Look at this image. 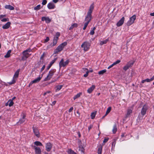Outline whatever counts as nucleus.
<instances>
[{
  "instance_id": "f257e3e1",
  "label": "nucleus",
  "mask_w": 154,
  "mask_h": 154,
  "mask_svg": "<svg viewBox=\"0 0 154 154\" xmlns=\"http://www.w3.org/2000/svg\"><path fill=\"white\" fill-rule=\"evenodd\" d=\"M67 43L66 42H64L60 44L57 48L54 50V53L56 54L58 52L62 51L64 48L67 45Z\"/></svg>"
},
{
  "instance_id": "f03ea898",
  "label": "nucleus",
  "mask_w": 154,
  "mask_h": 154,
  "mask_svg": "<svg viewBox=\"0 0 154 154\" xmlns=\"http://www.w3.org/2000/svg\"><path fill=\"white\" fill-rule=\"evenodd\" d=\"M20 70V69H18L15 72L12 81L11 82H8V83L10 85H12V84H14L16 80L15 79H17L18 77L19 73Z\"/></svg>"
},
{
  "instance_id": "7ed1b4c3",
  "label": "nucleus",
  "mask_w": 154,
  "mask_h": 154,
  "mask_svg": "<svg viewBox=\"0 0 154 154\" xmlns=\"http://www.w3.org/2000/svg\"><path fill=\"white\" fill-rule=\"evenodd\" d=\"M55 71V70L54 69H51L50 70L48 75L45 79L44 80V81H46L49 80L52 77Z\"/></svg>"
},
{
  "instance_id": "20e7f679",
  "label": "nucleus",
  "mask_w": 154,
  "mask_h": 154,
  "mask_svg": "<svg viewBox=\"0 0 154 154\" xmlns=\"http://www.w3.org/2000/svg\"><path fill=\"white\" fill-rule=\"evenodd\" d=\"M90 46V44L89 42H85L81 45V47L83 48L84 51H86L88 50Z\"/></svg>"
},
{
  "instance_id": "39448f33",
  "label": "nucleus",
  "mask_w": 154,
  "mask_h": 154,
  "mask_svg": "<svg viewBox=\"0 0 154 154\" xmlns=\"http://www.w3.org/2000/svg\"><path fill=\"white\" fill-rule=\"evenodd\" d=\"M136 19V16L134 15L130 17V19L127 23V25L129 26L132 24L134 22Z\"/></svg>"
},
{
  "instance_id": "423d86ee",
  "label": "nucleus",
  "mask_w": 154,
  "mask_h": 154,
  "mask_svg": "<svg viewBox=\"0 0 154 154\" xmlns=\"http://www.w3.org/2000/svg\"><path fill=\"white\" fill-rule=\"evenodd\" d=\"M63 61L64 60L63 59H61L60 61L59 62V65L60 68L62 66H65L68 64L69 62V61L68 60H67L65 62H64Z\"/></svg>"
},
{
  "instance_id": "0eeeda50",
  "label": "nucleus",
  "mask_w": 154,
  "mask_h": 154,
  "mask_svg": "<svg viewBox=\"0 0 154 154\" xmlns=\"http://www.w3.org/2000/svg\"><path fill=\"white\" fill-rule=\"evenodd\" d=\"M148 109V106L146 104L144 105L141 111V114L143 116H144L145 115L146 113V111Z\"/></svg>"
},
{
  "instance_id": "6e6552de",
  "label": "nucleus",
  "mask_w": 154,
  "mask_h": 154,
  "mask_svg": "<svg viewBox=\"0 0 154 154\" xmlns=\"http://www.w3.org/2000/svg\"><path fill=\"white\" fill-rule=\"evenodd\" d=\"M21 116H22V118L20 119L19 120V121L17 122V124L18 125H20L25 121V115L24 113H22Z\"/></svg>"
},
{
  "instance_id": "1a4fd4ad",
  "label": "nucleus",
  "mask_w": 154,
  "mask_h": 154,
  "mask_svg": "<svg viewBox=\"0 0 154 154\" xmlns=\"http://www.w3.org/2000/svg\"><path fill=\"white\" fill-rule=\"evenodd\" d=\"M52 145L50 143H48L46 144V150L48 152L50 151L52 147Z\"/></svg>"
},
{
  "instance_id": "9d476101",
  "label": "nucleus",
  "mask_w": 154,
  "mask_h": 154,
  "mask_svg": "<svg viewBox=\"0 0 154 154\" xmlns=\"http://www.w3.org/2000/svg\"><path fill=\"white\" fill-rule=\"evenodd\" d=\"M33 132L35 135L37 137H39L40 136V134L37 128H34V127H32Z\"/></svg>"
},
{
  "instance_id": "9b49d317",
  "label": "nucleus",
  "mask_w": 154,
  "mask_h": 154,
  "mask_svg": "<svg viewBox=\"0 0 154 154\" xmlns=\"http://www.w3.org/2000/svg\"><path fill=\"white\" fill-rule=\"evenodd\" d=\"M125 20V17H122V18L116 24L117 26H122L124 23Z\"/></svg>"
},
{
  "instance_id": "f8f14e48",
  "label": "nucleus",
  "mask_w": 154,
  "mask_h": 154,
  "mask_svg": "<svg viewBox=\"0 0 154 154\" xmlns=\"http://www.w3.org/2000/svg\"><path fill=\"white\" fill-rule=\"evenodd\" d=\"M42 76L41 77H40L39 76L38 77L37 79H34V80L32 81L29 83V85H32L33 83H37L38 82L40 81L41 80V79L42 78Z\"/></svg>"
},
{
  "instance_id": "ddd939ff",
  "label": "nucleus",
  "mask_w": 154,
  "mask_h": 154,
  "mask_svg": "<svg viewBox=\"0 0 154 154\" xmlns=\"http://www.w3.org/2000/svg\"><path fill=\"white\" fill-rule=\"evenodd\" d=\"M91 14H87L85 19V21L89 23L91 20Z\"/></svg>"
},
{
  "instance_id": "4468645a",
  "label": "nucleus",
  "mask_w": 154,
  "mask_h": 154,
  "mask_svg": "<svg viewBox=\"0 0 154 154\" xmlns=\"http://www.w3.org/2000/svg\"><path fill=\"white\" fill-rule=\"evenodd\" d=\"M33 147L34 148L35 152L36 154H41V151L39 147L35 146H34Z\"/></svg>"
},
{
  "instance_id": "2eb2a0df",
  "label": "nucleus",
  "mask_w": 154,
  "mask_h": 154,
  "mask_svg": "<svg viewBox=\"0 0 154 154\" xmlns=\"http://www.w3.org/2000/svg\"><path fill=\"white\" fill-rule=\"evenodd\" d=\"M42 21H45L47 23H49L51 21V19H50L48 17H42Z\"/></svg>"
},
{
  "instance_id": "dca6fc26",
  "label": "nucleus",
  "mask_w": 154,
  "mask_h": 154,
  "mask_svg": "<svg viewBox=\"0 0 154 154\" xmlns=\"http://www.w3.org/2000/svg\"><path fill=\"white\" fill-rule=\"evenodd\" d=\"M47 7L50 9H53L55 8V6L53 3L50 2L48 4Z\"/></svg>"
},
{
  "instance_id": "f3484780",
  "label": "nucleus",
  "mask_w": 154,
  "mask_h": 154,
  "mask_svg": "<svg viewBox=\"0 0 154 154\" xmlns=\"http://www.w3.org/2000/svg\"><path fill=\"white\" fill-rule=\"evenodd\" d=\"M11 24V23L10 22H8L2 26V28L4 29H8L10 27Z\"/></svg>"
},
{
  "instance_id": "a211bd4d",
  "label": "nucleus",
  "mask_w": 154,
  "mask_h": 154,
  "mask_svg": "<svg viewBox=\"0 0 154 154\" xmlns=\"http://www.w3.org/2000/svg\"><path fill=\"white\" fill-rule=\"evenodd\" d=\"M57 58H55L51 61V62L50 64L48 66L47 68V70H48L50 68L51 66L54 64L55 61L56 60Z\"/></svg>"
},
{
  "instance_id": "6ab92c4d",
  "label": "nucleus",
  "mask_w": 154,
  "mask_h": 154,
  "mask_svg": "<svg viewBox=\"0 0 154 154\" xmlns=\"http://www.w3.org/2000/svg\"><path fill=\"white\" fill-rule=\"evenodd\" d=\"M94 8V5L93 4H92L91 5L89 8V10L87 13V14H91L92 12L93 11Z\"/></svg>"
},
{
  "instance_id": "aec40b11",
  "label": "nucleus",
  "mask_w": 154,
  "mask_h": 154,
  "mask_svg": "<svg viewBox=\"0 0 154 154\" xmlns=\"http://www.w3.org/2000/svg\"><path fill=\"white\" fill-rule=\"evenodd\" d=\"M95 88V86L94 85H92L91 87L89 88L87 90V92L89 94L91 93Z\"/></svg>"
},
{
  "instance_id": "412c9836",
  "label": "nucleus",
  "mask_w": 154,
  "mask_h": 154,
  "mask_svg": "<svg viewBox=\"0 0 154 154\" xmlns=\"http://www.w3.org/2000/svg\"><path fill=\"white\" fill-rule=\"evenodd\" d=\"M5 8L7 9H8L11 10H13L14 9V8L10 5H6L5 6Z\"/></svg>"
},
{
  "instance_id": "4be33fe9",
  "label": "nucleus",
  "mask_w": 154,
  "mask_h": 154,
  "mask_svg": "<svg viewBox=\"0 0 154 154\" xmlns=\"http://www.w3.org/2000/svg\"><path fill=\"white\" fill-rule=\"evenodd\" d=\"M132 109H128L127 110V114L126 116V118H127L128 117L129 115L132 113Z\"/></svg>"
},
{
  "instance_id": "5701e85b",
  "label": "nucleus",
  "mask_w": 154,
  "mask_h": 154,
  "mask_svg": "<svg viewBox=\"0 0 154 154\" xmlns=\"http://www.w3.org/2000/svg\"><path fill=\"white\" fill-rule=\"evenodd\" d=\"M134 61L131 60L128 62L127 64L130 67H131L134 63Z\"/></svg>"
},
{
  "instance_id": "b1692460",
  "label": "nucleus",
  "mask_w": 154,
  "mask_h": 154,
  "mask_svg": "<svg viewBox=\"0 0 154 154\" xmlns=\"http://www.w3.org/2000/svg\"><path fill=\"white\" fill-rule=\"evenodd\" d=\"M23 56L22 57V60H23L24 59V58L26 59L28 57V55L29 54L28 53H27V52L26 53H23Z\"/></svg>"
},
{
  "instance_id": "393cba45",
  "label": "nucleus",
  "mask_w": 154,
  "mask_h": 154,
  "mask_svg": "<svg viewBox=\"0 0 154 154\" xmlns=\"http://www.w3.org/2000/svg\"><path fill=\"white\" fill-rule=\"evenodd\" d=\"M11 50H9L7 52L5 56L4 57L5 58H8L10 56L11 53Z\"/></svg>"
},
{
  "instance_id": "a878e982",
  "label": "nucleus",
  "mask_w": 154,
  "mask_h": 154,
  "mask_svg": "<svg viewBox=\"0 0 154 154\" xmlns=\"http://www.w3.org/2000/svg\"><path fill=\"white\" fill-rule=\"evenodd\" d=\"M82 94V92H80L79 93H78L76 95L74 96L73 97V99L75 100L76 99L79 97Z\"/></svg>"
},
{
  "instance_id": "bb28decb",
  "label": "nucleus",
  "mask_w": 154,
  "mask_h": 154,
  "mask_svg": "<svg viewBox=\"0 0 154 154\" xmlns=\"http://www.w3.org/2000/svg\"><path fill=\"white\" fill-rule=\"evenodd\" d=\"M34 143L36 146H43L42 144L40 142L38 141H35L34 142Z\"/></svg>"
},
{
  "instance_id": "cd10ccee",
  "label": "nucleus",
  "mask_w": 154,
  "mask_h": 154,
  "mask_svg": "<svg viewBox=\"0 0 154 154\" xmlns=\"http://www.w3.org/2000/svg\"><path fill=\"white\" fill-rule=\"evenodd\" d=\"M108 41V40L107 39L103 41H100V45H102L104 44H106Z\"/></svg>"
},
{
  "instance_id": "c85d7f7f",
  "label": "nucleus",
  "mask_w": 154,
  "mask_h": 154,
  "mask_svg": "<svg viewBox=\"0 0 154 154\" xmlns=\"http://www.w3.org/2000/svg\"><path fill=\"white\" fill-rule=\"evenodd\" d=\"M117 128L116 127V125H114L113 126V128L112 130V132L113 134H115L116 133L117 131Z\"/></svg>"
},
{
  "instance_id": "c756f323",
  "label": "nucleus",
  "mask_w": 154,
  "mask_h": 154,
  "mask_svg": "<svg viewBox=\"0 0 154 154\" xmlns=\"http://www.w3.org/2000/svg\"><path fill=\"white\" fill-rule=\"evenodd\" d=\"M78 26V24L76 23H74L72 24L71 26L69 27V29L71 30L74 27H76Z\"/></svg>"
},
{
  "instance_id": "7c9ffc66",
  "label": "nucleus",
  "mask_w": 154,
  "mask_h": 154,
  "mask_svg": "<svg viewBox=\"0 0 154 154\" xmlns=\"http://www.w3.org/2000/svg\"><path fill=\"white\" fill-rule=\"evenodd\" d=\"M102 146H100L98 148V154H101L102 151Z\"/></svg>"
},
{
  "instance_id": "2f4dec72",
  "label": "nucleus",
  "mask_w": 154,
  "mask_h": 154,
  "mask_svg": "<svg viewBox=\"0 0 154 154\" xmlns=\"http://www.w3.org/2000/svg\"><path fill=\"white\" fill-rule=\"evenodd\" d=\"M106 69H104L103 70H101L99 71L98 72V73L99 75H103L104 73L106 72Z\"/></svg>"
},
{
  "instance_id": "473e14b6",
  "label": "nucleus",
  "mask_w": 154,
  "mask_h": 154,
  "mask_svg": "<svg viewBox=\"0 0 154 154\" xmlns=\"http://www.w3.org/2000/svg\"><path fill=\"white\" fill-rule=\"evenodd\" d=\"M96 114V112H93L91 113V119H93L94 118Z\"/></svg>"
},
{
  "instance_id": "72a5a7b5",
  "label": "nucleus",
  "mask_w": 154,
  "mask_h": 154,
  "mask_svg": "<svg viewBox=\"0 0 154 154\" xmlns=\"http://www.w3.org/2000/svg\"><path fill=\"white\" fill-rule=\"evenodd\" d=\"M8 105L9 106H11L13 105L14 104V103L12 100H9L8 101Z\"/></svg>"
},
{
  "instance_id": "f704fd0d",
  "label": "nucleus",
  "mask_w": 154,
  "mask_h": 154,
  "mask_svg": "<svg viewBox=\"0 0 154 154\" xmlns=\"http://www.w3.org/2000/svg\"><path fill=\"white\" fill-rule=\"evenodd\" d=\"M63 86V85H59L57 86L56 87V91H57L60 90L61 89Z\"/></svg>"
},
{
  "instance_id": "c9c22d12",
  "label": "nucleus",
  "mask_w": 154,
  "mask_h": 154,
  "mask_svg": "<svg viewBox=\"0 0 154 154\" xmlns=\"http://www.w3.org/2000/svg\"><path fill=\"white\" fill-rule=\"evenodd\" d=\"M111 109V107H109L107 108L105 116H106L110 112Z\"/></svg>"
},
{
  "instance_id": "e433bc0d",
  "label": "nucleus",
  "mask_w": 154,
  "mask_h": 154,
  "mask_svg": "<svg viewBox=\"0 0 154 154\" xmlns=\"http://www.w3.org/2000/svg\"><path fill=\"white\" fill-rule=\"evenodd\" d=\"M57 39H54L53 42V44H51V45H52V46H53L54 45H55L57 43Z\"/></svg>"
},
{
  "instance_id": "4c0bfd02",
  "label": "nucleus",
  "mask_w": 154,
  "mask_h": 154,
  "mask_svg": "<svg viewBox=\"0 0 154 154\" xmlns=\"http://www.w3.org/2000/svg\"><path fill=\"white\" fill-rule=\"evenodd\" d=\"M68 152L69 153V154H75L76 152H74V151L72 150L71 149H69L68 150Z\"/></svg>"
},
{
  "instance_id": "58836bf2",
  "label": "nucleus",
  "mask_w": 154,
  "mask_h": 154,
  "mask_svg": "<svg viewBox=\"0 0 154 154\" xmlns=\"http://www.w3.org/2000/svg\"><path fill=\"white\" fill-rule=\"evenodd\" d=\"M41 5H38L36 6L35 7L34 9L35 10H38L40 9Z\"/></svg>"
},
{
  "instance_id": "ea45409f",
  "label": "nucleus",
  "mask_w": 154,
  "mask_h": 154,
  "mask_svg": "<svg viewBox=\"0 0 154 154\" xmlns=\"http://www.w3.org/2000/svg\"><path fill=\"white\" fill-rule=\"evenodd\" d=\"M130 67L126 64L123 68V69L125 71H126Z\"/></svg>"
},
{
  "instance_id": "a19ab883",
  "label": "nucleus",
  "mask_w": 154,
  "mask_h": 154,
  "mask_svg": "<svg viewBox=\"0 0 154 154\" xmlns=\"http://www.w3.org/2000/svg\"><path fill=\"white\" fill-rule=\"evenodd\" d=\"M96 29L95 27H94L93 29L90 32V34L91 35H93L94 33V30Z\"/></svg>"
},
{
  "instance_id": "79ce46f5",
  "label": "nucleus",
  "mask_w": 154,
  "mask_h": 154,
  "mask_svg": "<svg viewBox=\"0 0 154 154\" xmlns=\"http://www.w3.org/2000/svg\"><path fill=\"white\" fill-rule=\"evenodd\" d=\"M109 139L108 138H106L104 139L102 143V145H104L105 143L107 142Z\"/></svg>"
},
{
  "instance_id": "37998d69",
  "label": "nucleus",
  "mask_w": 154,
  "mask_h": 154,
  "mask_svg": "<svg viewBox=\"0 0 154 154\" xmlns=\"http://www.w3.org/2000/svg\"><path fill=\"white\" fill-rule=\"evenodd\" d=\"M9 20V19L8 18H3V19H1V21L2 22H6L8 21Z\"/></svg>"
},
{
  "instance_id": "c03bdc74",
  "label": "nucleus",
  "mask_w": 154,
  "mask_h": 154,
  "mask_svg": "<svg viewBox=\"0 0 154 154\" xmlns=\"http://www.w3.org/2000/svg\"><path fill=\"white\" fill-rule=\"evenodd\" d=\"M6 17V15L4 14V15H0V19L1 20V19H3L4 17Z\"/></svg>"
},
{
  "instance_id": "a18cd8bd",
  "label": "nucleus",
  "mask_w": 154,
  "mask_h": 154,
  "mask_svg": "<svg viewBox=\"0 0 154 154\" xmlns=\"http://www.w3.org/2000/svg\"><path fill=\"white\" fill-rule=\"evenodd\" d=\"M60 33L59 32H57L55 35L56 37V38H58L59 36L60 35Z\"/></svg>"
},
{
  "instance_id": "49530a36",
  "label": "nucleus",
  "mask_w": 154,
  "mask_h": 154,
  "mask_svg": "<svg viewBox=\"0 0 154 154\" xmlns=\"http://www.w3.org/2000/svg\"><path fill=\"white\" fill-rule=\"evenodd\" d=\"M121 62V60H117L115 62H114V63H114V65L117 64H118L119 63H120Z\"/></svg>"
},
{
  "instance_id": "de8ad7c7",
  "label": "nucleus",
  "mask_w": 154,
  "mask_h": 154,
  "mask_svg": "<svg viewBox=\"0 0 154 154\" xmlns=\"http://www.w3.org/2000/svg\"><path fill=\"white\" fill-rule=\"evenodd\" d=\"M47 2V0H43L42 1V4L43 5H45L46 4Z\"/></svg>"
},
{
  "instance_id": "09e8293b",
  "label": "nucleus",
  "mask_w": 154,
  "mask_h": 154,
  "mask_svg": "<svg viewBox=\"0 0 154 154\" xmlns=\"http://www.w3.org/2000/svg\"><path fill=\"white\" fill-rule=\"evenodd\" d=\"M31 51V49L30 48L29 49H28L26 50L23 51V53H26V52H30Z\"/></svg>"
},
{
  "instance_id": "8fccbe9b",
  "label": "nucleus",
  "mask_w": 154,
  "mask_h": 154,
  "mask_svg": "<svg viewBox=\"0 0 154 154\" xmlns=\"http://www.w3.org/2000/svg\"><path fill=\"white\" fill-rule=\"evenodd\" d=\"M79 150L81 151V152H82L83 153H84V149L83 147L79 149Z\"/></svg>"
},
{
  "instance_id": "3c124183",
  "label": "nucleus",
  "mask_w": 154,
  "mask_h": 154,
  "mask_svg": "<svg viewBox=\"0 0 154 154\" xmlns=\"http://www.w3.org/2000/svg\"><path fill=\"white\" fill-rule=\"evenodd\" d=\"M93 125H91L88 127V130L89 131L90 129L92 128L93 127Z\"/></svg>"
},
{
  "instance_id": "603ef678",
  "label": "nucleus",
  "mask_w": 154,
  "mask_h": 154,
  "mask_svg": "<svg viewBox=\"0 0 154 154\" xmlns=\"http://www.w3.org/2000/svg\"><path fill=\"white\" fill-rule=\"evenodd\" d=\"M45 65H44L42 67L41 69V72H42L44 69L45 68Z\"/></svg>"
},
{
  "instance_id": "864d4df0",
  "label": "nucleus",
  "mask_w": 154,
  "mask_h": 154,
  "mask_svg": "<svg viewBox=\"0 0 154 154\" xmlns=\"http://www.w3.org/2000/svg\"><path fill=\"white\" fill-rule=\"evenodd\" d=\"M73 108L72 107H71L69 109V112H70L71 111H72V110H73Z\"/></svg>"
},
{
  "instance_id": "5fc2aeb1",
  "label": "nucleus",
  "mask_w": 154,
  "mask_h": 154,
  "mask_svg": "<svg viewBox=\"0 0 154 154\" xmlns=\"http://www.w3.org/2000/svg\"><path fill=\"white\" fill-rule=\"evenodd\" d=\"M88 72H86V74L84 75V76L85 77H87L88 75Z\"/></svg>"
},
{
  "instance_id": "6e6d98bb",
  "label": "nucleus",
  "mask_w": 154,
  "mask_h": 154,
  "mask_svg": "<svg viewBox=\"0 0 154 154\" xmlns=\"http://www.w3.org/2000/svg\"><path fill=\"white\" fill-rule=\"evenodd\" d=\"M114 64L113 63L112 65H110V66H109L108 67V69H110L113 66H114Z\"/></svg>"
},
{
  "instance_id": "4d7b16f0",
  "label": "nucleus",
  "mask_w": 154,
  "mask_h": 154,
  "mask_svg": "<svg viewBox=\"0 0 154 154\" xmlns=\"http://www.w3.org/2000/svg\"><path fill=\"white\" fill-rule=\"evenodd\" d=\"M89 23L86 22L84 24V26L86 27H87V26H88V24Z\"/></svg>"
},
{
  "instance_id": "13d9d810",
  "label": "nucleus",
  "mask_w": 154,
  "mask_h": 154,
  "mask_svg": "<svg viewBox=\"0 0 154 154\" xmlns=\"http://www.w3.org/2000/svg\"><path fill=\"white\" fill-rule=\"evenodd\" d=\"M89 23L86 22L84 24V26L86 27H87V26H88V24Z\"/></svg>"
},
{
  "instance_id": "bf43d9fd",
  "label": "nucleus",
  "mask_w": 154,
  "mask_h": 154,
  "mask_svg": "<svg viewBox=\"0 0 154 154\" xmlns=\"http://www.w3.org/2000/svg\"><path fill=\"white\" fill-rule=\"evenodd\" d=\"M145 80H146V82H150L151 81L150 79H145Z\"/></svg>"
},
{
  "instance_id": "052dcab7",
  "label": "nucleus",
  "mask_w": 154,
  "mask_h": 154,
  "mask_svg": "<svg viewBox=\"0 0 154 154\" xmlns=\"http://www.w3.org/2000/svg\"><path fill=\"white\" fill-rule=\"evenodd\" d=\"M50 92V91H47L44 94V95L45 96L46 94H47L49 93Z\"/></svg>"
},
{
  "instance_id": "680f3d73",
  "label": "nucleus",
  "mask_w": 154,
  "mask_h": 154,
  "mask_svg": "<svg viewBox=\"0 0 154 154\" xmlns=\"http://www.w3.org/2000/svg\"><path fill=\"white\" fill-rule=\"evenodd\" d=\"M44 57V53H43V54L41 55V57H40V59H42V58Z\"/></svg>"
},
{
  "instance_id": "e2e57ef3",
  "label": "nucleus",
  "mask_w": 154,
  "mask_h": 154,
  "mask_svg": "<svg viewBox=\"0 0 154 154\" xmlns=\"http://www.w3.org/2000/svg\"><path fill=\"white\" fill-rule=\"evenodd\" d=\"M58 0H53V2L54 3H56L58 2Z\"/></svg>"
},
{
  "instance_id": "0e129e2a",
  "label": "nucleus",
  "mask_w": 154,
  "mask_h": 154,
  "mask_svg": "<svg viewBox=\"0 0 154 154\" xmlns=\"http://www.w3.org/2000/svg\"><path fill=\"white\" fill-rule=\"evenodd\" d=\"M151 81H152L154 79V76H153L150 79Z\"/></svg>"
},
{
  "instance_id": "69168bd1",
  "label": "nucleus",
  "mask_w": 154,
  "mask_h": 154,
  "mask_svg": "<svg viewBox=\"0 0 154 154\" xmlns=\"http://www.w3.org/2000/svg\"><path fill=\"white\" fill-rule=\"evenodd\" d=\"M49 39H45V41H44V42L45 43H46V42H48L49 40Z\"/></svg>"
},
{
  "instance_id": "338daca9",
  "label": "nucleus",
  "mask_w": 154,
  "mask_h": 154,
  "mask_svg": "<svg viewBox=\"0 0 154 154\" xmlns=\"http://www.w3.org/2000/svg\"><path fill=\"white\" fill-rule=\"evenodd\" d=\"M56 103V101L55 100L52 102V105H54Z\"/></svg>"
},
{
  "instance_id": "774afa93",
  "label": "nucleus",
  "mask_w": 154,
  "mask_h": 154,
  "mask_svg": "<svg viewBox=\"0 0 154 154\" xmlns=\"http://www.w3.org/2000/svg\"><path fill=\"white\" fill-rule=\"evenodd\" d=\"M150 15L152 16H154V12L150 14Z\"/></svg>"
}]
</instances>
